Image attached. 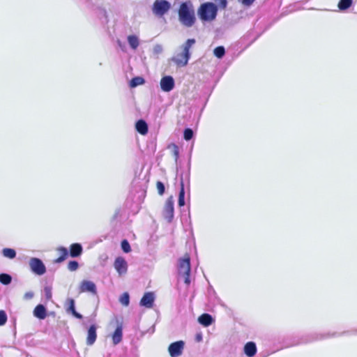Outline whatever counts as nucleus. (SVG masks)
<instances>
[{
	"label": "nucleus",
	"mask_w": 357,
	"mask_h": 357,
	"mask_svg": "<svg viewBox=\"0 0 357 357\" xmlns=\"http://www.w3.org/2000/svg\"><path fill=\"white\" fill-rule=\"evenodd\" d=\"M193 137V131L190 128H186L183 132V137L186 141L190 140Z\"/></svg>",
	"instance_id": "31"
},
{
	"label": "nucleus",
	"mask_w": 357,
	"mask_h": 357,
	"mask_svg": "<svg viewBox=\"0 0 357 357\" xmlns=\"http://www.w3.org/2000/svg\"><path fill=\"white\" fill-rule=\"evenodd\" d=\"M7 321V316L3 310H0V326L4 325Z\"/></svg>",
	"instance_id": "33"
},
{
	"label": "nucleus",
	"mask_w": 357,
	"mask_h": 357,
	"mask_svg": "<svg viewBox=\"0 0 357 357\" xmlns=\"http://www.w3.org/2000/svg\"><path fill=\"white\" fill-rule=\"evenodd\" d=\"M144 79L142 77H133L130 82V87H136L139 85H142L144 83Z\"/></svg>",
	"instance_id": "24"
},
{
	"label": "nucleus",
	"mask_w": 357,
	"mask_h": 357,
	"mask_svg": "<svg viewBox=\"0 0 357 357\" xmlns=\"http://www.w3.org/2000/svg\"><path fill=\"white\" fill-rule=\"evenodd\" d=\"M184 342L181 340L170 344L168 351L171 357H178L183 353Z\"/></svg>",
	"instance_id": "7"
},
{
	"label": "nucleus",
	"mask_w": 357,
	"mask_h": 357,
	"mask_svg": "<svg viewBox=\"0 0 357 357\" xmlns=\"http://www.w3.org/2000/svg\"><path fill=\"white\" fill-rule=\"evenodd\" d=\"M195 43V39H188L183 46V52L172 58L174 63L179 67L185 66L190 59V48Z\"/></svg>",
	"instance_id": "2"
},
{
	"label": "nucleus",
	"mask_w": 357,
	"mask_h": 357,
	"mask_svg": "<svg viewBox=\"0 0 357 357\" xmlns=\"http://www.w3.org/2000/svg\"><path fill=\"white\" fill-rule=\"evenodd\" d=\"M2 255L3 257L12 259L16 257V252L13 248H6L2 250Z\"/></svg>",
	"instance_id": "22"
},
{
	"label": "nucleus",
	"mask_w": 357,
	"mask_h": 357,
	"mask_svg": "<svg viewBox=\"0 0 357 357\" xmlns=\"http://www.w3.org/2000/svg\"><path fill=\"white\" fill-rule=\"evenodd\" d=\"M72 314H73L74 317H75L77 319H82V315L80 314L79 313H78L76 310L73 312Z\"/></svg>",
	"instance_id": "38"
},
{
	"label": "nucleus",
	"mask_w": 357,
	"mask_h": 357,
	"mask_svg": "<svg viewBox=\"0 0 357 357\" xmlns=\"http://www.w3.org/2000/svg\"><path fill=\"white\" fill-rule=\"evenodd\" d=\"M161 89L165 92H169L174 88V80L172 76L163 77L160 82Z\"/></svg>",
	"instance_id": "11"
},
{
	"label": "nucleus",
	"mask_w": 357,
	"mask_h": 357,
	"mask_svg": "<svg viewBox=\"0 0 357 357\" xmlns=\"http://www.w3.org/2000/svg\"><path fill=\"white\" fill-rule=\"evenodd\" d=\"M33 315L40 319H44L47 316V311L45 306L42 304L36 305L33 310Z\"/></svg>",
	"instance_id": "16"
},
{
	"label": "nucleus",
	"mask_w": 357,
	"mask_h": 357,
	"mask_svg": "<svg viewBox=\"0 0 357 357\" xmlns=\"http://www.w3.org/2000/svg\"><path fill=\"white\" fill-rule=\"evenodd\" d=\"M31 271L38 275H42L46 272V267L41 259L32 257L29 261Z\"/></svg>",
	"instance_id": "6"
},
{
	"label": "nucleus",
	"mask_w": 357,
	"mask_h": 357,
	"mask_svg": "<svg viewBox=\"0 0 357 357\" xmlns=\"http://www.w3.org/2000/svg\"><path fill=\"white\" fill-rule=\"evenodd\" d=\"M213 52H214L215 56L220 59V58H222L225 55V50L224 47L218 46L214 49Z\"/></svg>",
	"instance_id": "27"
},
{
	"label": "nucleus",
	"mask_w": 357,
	"mask_h": 357,
	"mask_svg": "<svg viewBox=\"0 0 357 357\" xmlns=\"http://www.w3.org/2000/svg\"><path fill=\"white\" fill-rule=\"evenodd\" d=\"M33 296V294L31 291H29V292H26L25 294H24V298L26 299H31L32 298Z\"/></svg>",
	"instance_id": "37"
},
{
	"label": "nucleus",
	"mask_w": 357,
	"mask_h": 357,
	"mask_svg": "<svg viewBox=\"0 0 357 357\" xmlns=\"http://www.w3.org/2000/svg\"><path fill=\"white\" fill-rule=\"evenodd\" d=\"M123 329L122 326H118L112 334V342L114 345L119 344L122 340Z\"/></svg>",
	"instance_id": "18"
},
{
	"label": "nucleus",
	"mask_w": 357,
	"mask_h": 357,
	"mask_svg": "<svg viewBox=\"0 0 357 357\" xmlns=\"http://www.w3.org/2000/svg\"><path fill=\"white\" fill-rule=\"evenodd\" d=\"M79 268V264L77 261H70L68 264V269L70 271H75Z\"/></svg>",
	"instance_id": "30"
},
{
	"label": "nucleus",
	"mask_w": 357,
	"mask_h": 357,
	"mask_svg": "<svg viewBox=\"0 0 357 357\" xmlns=\"http://www.w3.org/2000/svg\"><path fill=\"white\" fill-rule=\"evenodd\" d=\"M121 248L123 250V252L126 253H128L131 251L130 245L128 241L126 239H124L121 241Z\"/></svg>",
	"instance_id": "29"
},
{
	"label": "nucleus",
	"mask_w": 357,
	"mask_h": 357,
	"mask_svg": "<svg viewBox=\"0 0 357 357\" xmlns=\"http://www.w3.org/2000/svg\"><path fill=\"white\" fill-rule=\"evenodd\" d=\"M179 20L182 22H195V15L193 6L190 1L183 2L178 11Z\"/></svg>",
	"instance_id": "3"
},
{
	"label": "nucleus",
	"mask_w": 357,
	"mask_h": 357,
	"mask_svg": "<svg viewBox=\"0 0 357 357\" xmlns=\"http://www.w3.org/2000/svg\"><path fill=\"white\" fill-rule=\"evenodd\" d=\"M68 310L70 311L71 312H74L75 310V302H74V300L73 299H70L69 300V307H68Z\"/></svg>",
	"instance_id": "35"
},
{
	"label": "nucleus",
	"mask_w": 357,
	"mask_h": 357,
	"mask_svg": "<svg viewBox=\"0 0 357 357\" xmlns=\"http://www.w3.org/2000/svg\"><path fill=\"white\" fill-rule=\"evenodd\" d=\"M352 4V0H340L338 3V8L341 10L349 8Z\"/></svg>",
	"instance_id": "25"
},
{
	"label": "nucleus",
	"mask_w": 357,
	"mask_h": 357,
	"mask_svg": "<svg viewBox=\"0 0 357 357\" xmlns=\"http://www.w3.org/2000/svg\"><path fill=\"white\" fill-rule=\"evenodd\" d=\"M190 258L188 254H185L182 259L178 261V272L184 279V282L189 284L190 274Z\"/></svg>",
	"instance_id": "4"
},
{
	"label": "nucleus",
	"mask_w": 357,
	"mask_h": 357,
	"mask_svg": "<svg viewBox=\"0 0 357 357\" xmlns=\"http://www.w3.org/2000/svg\"><path fill=\"white\" fill-rule=\"evenodd\" d=\"M156 187L158 192L160 195H162L165 193V188L164 184L161 181H157Z\"/></svg>",
	"instance_id": "32"
},
{
	"label": "nucleus",
	"mask_w": 357,
	"mask_h": 357,
	"mask_svg": "<svg viewBox=\"0 0 357 357\" xmlns=\"http://www.w3.org/2000/svg\"><path fill=\"white\" fill-rule=\"evenodd\" d=\"M82 251L83 249L81 244L75 243L70 245L68 252L71 257H77L82 255Z\"/></svg>",
	"instance_id": "14"
},
{
	"label": "nucleus",
	"mask_w": 357,
	"mask_h": 357,
	"mask_svg": "<svg viewBox=\"0 0 357 357\" xmlns=\"http://www.w3.org/2000/svg\"><path fill=\"white\" fill-rule=\"evenodd\" d=\"M244 353L248 357L254 356L257 353L256 344L253 342H248L244 347Z\"/></svg>",
	"instance_id": "17"
},
{
	"label": "nucleus",
	"mask_w": 357,
	"mask_h": 357,
	"mask_svg": "<svg viewBox=\"0 0 357 357\" xmlns=\"http://www.w3.org/2000/svg\"><path fill=\"white\" fill-rule=\"evenodd\" d=\"M114 266L119 275H124L127 273L128 264L125 259L122 257H118L116 258L114 263Z\"/></svg>",
	"instance_id": "10"
},
{
	"label": "nucleus",
	"mask_w": 357,
	"mask_h": 357,
	"mask_svg": "<svg viewBox=\"0 0 357 357\" xmlns=\"http://www.w3.org/2000/svg\"><path fill=\"white\" fill-rule=\"evenodd\" d=\"M12 281V278L10 275L7 273H1L0 274V282L3 284L7 285L9 284Z\"/></svg>",
	"instance_id": "26"
},
{
	"label": "nucleus",
	"mask_w": 357,
	"mask_h": 357,
	"mask_svg": "<svg viewBox=\"0 0 357 357\" xmlns=\"http://www.w3.org/2000/svg\"><path fill=\"white\" fill-rule=\"evenodd\" d=\"M97 326L95 324H92L89 326L87 331V335L86 339V343L89 346L93 345L97 339Z\"/></svg>",
	"instance_id": "12"
},
{
	"label": "nucleus",
	"mask_w": 357,
	"mask_h": 357,
	"mask_svg": "<svg viewBox=\"0 0 357 357\" xmlns=\"http://www.w3.org/2000/svg\"><path fill=\"white\" fill-rule=\"evenodd\" d=\"M128 42L133 50H136L139 46L138 38L135 35H130L128 36Z\"/></svg>",
	"instance_id": "21"
},
{
	"label": "nucleus",
	"mask_w": 357,
	"mask_h": 357,
	"mask_svg": "<svg viewBox=\"0 0 357 357\" xmlns=\"http://www.w3.org/2000/svg\"><path fill=\"white\" fill-rule=\"evenodd\" d=\"M255 0H242L243 4L245 6H250Z\"/></svg>",
	"instance_id": "36"
},
{
	"label": "nucleus",
	"mask_w": 357,
	"mask_h": 357,
	"mask_svg": "<svg viewBox=\"0 0 357 357\" xmlns=\"http://www.w3.org/2000/svg\"><path fill=\"white\" fill-rule=\"evenodd\" d=\"M174 199L171 196L166 200L163 209L164 216L169 222H171L174 217Z\"/></svg>",
	"instance_id": "8"
},
{
	"label": "nucleus",
	"mask_w": 357,
	"mask_h": 357,
	"mask_svg": "<svg viewBox=\"0 0 357 357\" xmlns=\"http://www.w3.org/2000/svg\"><path fill=\"white\" fill-rule=\"evenodd\" d=\"M213 318L211 315L207 313L202 314L198 318V321L199 324L206 327L210 326L213 323Z\"/></svg>",
	"instance_id": "20"
},
{
	"label": "nucleus",
	"mask_w": 357,
	"mask_h": 357,
	"mask_svg": "<svg viewBox=\"0 0 357 357\" xmlns=\"http://www.w3.org/2000/svg\"><path fill=\"white\" fill-rule=\"evenodd\" d=\"M56 251H57L58 254L59 255V257L54 260L55 263L63 262L64 260H66L68 258V257L69 255L68 250L66 248H64L62 246L56 248Z\"/></svg>",
	"instance_id": "15"
},
{
	"label": "nucleus",
	"mask_w": 357,
	"mask_h": 357,
	"mask_svg": "<svg viewBox=\"0 0 357 357\" xmlns=\"http://www.w3.org/2000/svg\"><path fill=\"white\" fill-rule=\"evenodd\" d=\"M218 6L212 2H206L200 5L197 10L199 18L203 21L215 20L218 13Z\"/></svg>",
	"instance_id": "1"
},
{
	"label": "nucleus",
	"mask_w": 357,
	"mask_h": 357,
	"mask_svg": "<svg viewBox=\"0 0 357 357\" xmlns=\"http://www.w3.org/2000/svg\"><path fill=\"white\" fill-rule=\"evenodd\" d=\"M121 303L124 306H128L129 305L130 302V296L129 294L127 292L123 293L120 299H119Z\"/></svg>",
	"instance_id": "28"
},
{
	"label": "nucleus",
	"mask_w": 357,
	"mask_h": 357,
	"mask_svg": "<svg viewBox=\"0 0 357 357\" xmlns=\"http://www.w3.org/2000/svg\"><path fill=\"white\" fill-rule=\"evenodd\" d=\"M171 5L166 0H155L152 6L153 13L158 17L163 16L170 9Z\"/></svg>",
	"instance_id": "5"
},
{
	"label": "nucleus",
	"mask_w": 357,
	"mask_h": 357,
	"mask_svg": "<svg viewBox=\"0 0 357 357\" xmlns=\"http://www.w3.org/2000/svg\"><path fill=\"white\" fill-rule=\"evenodd\" d=\"M196 340L197 342H200L202 340V336L201 334H197L196 335Z\"/></svg>",
	"instance_id": "39"
},
{
	"label": "nucleus",
	"mask_w": 357,
	"mask_h": 357,
	"mask_svg": "<svg viewBox=\"0 0 357 357\" xmlns=\"http://www.w3.org/2000/svg\"><path fill=\"white\" fill-rule=\"evenodd\" d=\"M154 302V295L152 292H146L142 296L140 301V305L147 308L153 307Z\"/></svg>",
	"instance_id": "13"
},
{
	"label": "nucleus",
	"mask_w": 357,
	"mask_h": 357,
	"mask_svg": "<svg viewBox=\"0 0 357 357\" xmlns=\"http://www.w3.org/2000/svg\"><path fill=\"white\" fill-rule=\"evenodd\" d=\"M217 3L218 6L221 9H225L227 6V0H214Z\"/></svg>",
	"instance_id": "34"
},
{
	"label": "nucleus",
	"mask_w": 357,
	"mask_h": 357,
	"mask_svg": "<svg viewBox=\"0 0 357 357\" xmlns=\"http://www.w3.org/2000/svg\"><path fill=\"white\" fill-rule=\"evenodd\" d=\"M186 25H188V26H191L192 24L191 23H189V24H185Z\"/></svg>",
	"instance_id": "40"
},
{
	"label": "nucleus",
	"mask_w": 357,
	"mask_h": 357,
	"mask_svg": "<svg viewBox=\"0 0 357 357\" xmlns=\"http://www.w3.org/2000/svg\"><path fill=\"white\" fill-rule=\"evenodd\" d=\"M185 191H184V184L183 180L181 182V190L178 195V204L179 206H183L185 205Z\"/></svg>",
	"instance_id": "23"
},
{
	"label": "nucleus",
	"mask_w": 357,
	"mask_h": 357,
	"mask_svg": "<svg viewBox=\"0 0 357 357\" xmlns=\"http://www.w3.org/2000/svg\"><path fill=\"white\" fill-rule=\"evenodd\" d=\"M79 293L89 292L93 295L97 294L96 286L95 283L89 280H82L79 287Z\"/></svg>",
	"instance_id": "9"
},
{
	"label": "nucleus",
	"mask_w": 357,
	"mask_h": 357,
	"mask_svg": "<svg viewBox=\"0 0 357 357\" xmlns=\"http://www.w3.org/2000/svg\"><path fill=\"white\" fill-rule=\"evenodd\" d=\"M137 131L141 135H146L148 132V125L144 120H139L135 124Z\"/></svg>",
	"instance_id": "19"
}]
</instances>
